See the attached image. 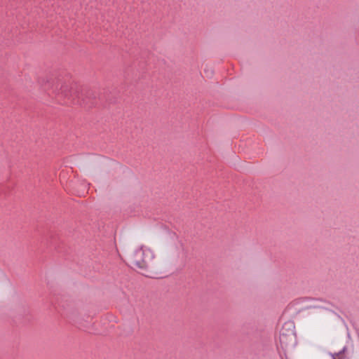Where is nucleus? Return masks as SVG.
<instances>
[{
  "label": "nucleus",
  "mask_w": 359,
  "mask_h": 359,
  "mask_svg": "<svg viewBox=\"0 0 359 359\" xmlns=\"http://www.w3.org/2000/svg\"><path fill=\"white\" fill-rule=\"evenodd\" d=\"M153 258L154 255L151 250L142 247L137 249L131 256L130 262L138 269H145L148 267L149 262Z\"/></svg>",
  "instance_id": "nucleus-2"
},
{
  "label": "nucleus",
  "mask_w": 359,
  "mask_h": 359,
  "mask_svg": "<svg viewBox=\"0 0 359 359\" xmlns=\"http://www.w3.org/2000/svg\"><path fill=\"white\" fill-rule=\"evenodd\" d=\"M43 88L65 102H73L81 98L83 89L69 75L55 78L46 76L41 81Z\"/></svg>",
  "instance_id": "nucleus-1"
},
{
  "label": "nucleus",
  "mask_w": 359,
  "mask_h": 359,
  "mask_svg": "<svg viewBox=\"0 0 359 359\" xmlns=\"http://www.w3.org/2000/svg\"><path fill=\"white\" fill-rule=\"evenodd\" d=\"M285 335H286V334L283 332V330H282L281 333H280V340L281 341L283 340V337H285Z\"/></svg>",
  "instance_id": "nucleus-5"
},
{
  "label": "nucleus",
  "mask_w": 359,
  "mask_h": 359,
  "mask_svg": "<svg viewBox=\"0 0 359 359\" xmlns=\"http://www.w3.org/2000/svg\"><path fill=\"white\" fill-rule=\"evenodd\" d=\"M346 351V348H344L342 351H339L337 353H334L332 355L333 359H344V352Z\"/></svg>",
  "instance_id": "nucleus-3"
},
{
  "label": "nucleus",
  "mask_w": 359,
  "mask_h": 359,
  "mask_svg": "<svg viewBox=\"0 0 359 359\" xmlns=\"http://www.w3.org/2000/svg\"><path fill=\"white\" fill-rule=\"evenodd\" d=\"M290 334H291L292 336H293V334H294L293 330H291L290 331Z\"/></svg>",
  "instance_id": "nucleus-6"
},
{
  "label": "nucleus",
  "mask_w": 359,
  "mask_h": 359,
  "mask_svg": "<svg viewBox=\"0 0 359 359\" xmlns=\"http://www.w3.org/2000/svg\"><path fill=\"white\" fill-rule=\"evenodd\" d=\"M92 93H93L90 90H85V94L86 96L90 95Z\"/></svg>",
  "instance_id": "nucleus-4"
}]
</instances>
